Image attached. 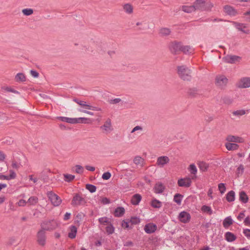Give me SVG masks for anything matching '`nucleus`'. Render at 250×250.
Listing matches in <instances>:
<instances>
[{"label":"nucleus","instance_id":"nucleus-58","mask_svg":"<svg viewBox=\"0 0 250 250\" xmlns=\"http://www.w3.org/2000/svg\"><path fill=\"white\" fill-rule=\"evenodd\" d=\"M6 157V154L3 151L0 150V162L4 161Z\"/></svg>","mask_w":250,"mask_h":250},{"label":"nucleus","instance_id":"nucleus-55","mask_svg":"<svg viewBox=\"0 0 250 250\" xmlns=\"http://www.w3.org/2000/svg\"><path fill=\"white\" fill-rule=\"evenodd\" d=\"M244 167L243 165H240L237 169L236 173L237 174H242L244 171Z\"/></svg>","mask_w":250,"mask_h":250},{"label":"nucleus","instance_id":"nucleus-31","mask_svg":"<svg viewBox=\"0 0 250 250\" xmlns=\"http://www.w3.org/2000/svg\"><path fill=\"white\" fill-rule=\"evenodd\" d=\"M92 122L90 119L84 117L77 118V124H90Z\"/></svg>","mask_w":250,"mask_h":250},{"label":"nucleus","instance_id":"nucleus-26","mask_svg":"<svg viewBox=\"0 0 250 250\" xmlns=\"http://www.w3.org/2000/svg\"><path fill=\"white\" fill-rule=\"evenodd\" d=\"M165 189L164 186L161 183L156 184L154 187L155 192L157 193H162Z\"/></svg>","mask_w":250,"mask_h":250},{"label":"nucleus","instance_id":"nucleus-12","mask_svg":"<svg viewBox=\"0 0 250 250\" xmlns=\"http://www.w3.org/2000/svg\"><path fill=\"white\" fill-rule=\"evenodd\" d=\"M241 59L240 57L235 55H228L223 58L224 62L230 63L239 62L240 61Z\"/></svg>","mask_w":250,"mask_h":250},{"label":"nucleus","instance_id":"nucleus-44","mask_svg":"<svg viewBox=\"0 0 250 250\" xmlns=\"http://www.w3.org/2000/svg\"><path fill=\"white\" fill-rule=\"evenodd\" d=\"M246 113V111L245 110L241 109V110H238L236 111H234L232 112V114L234 116H241L245 115Z\"/></svg>","mask_w":250,"mask_h":250},{"label":"nucleus","instance_id":"nucleus-23","mask_svg":"<svg viewBox=\"0 0 250 250\" xmlns=\"http://www.w3.org/2000/svg\"><path fill=\"white\" fill-rule=\"evenodd\" d=\"M197 165L200 171L202 172L206 171L209 167V165L203 161L199 162Z\"/></svg>","mask_w":250,"mask_h":250},{"label":"nucleus","instance_id":"nucleus-46","mask_svg":"<svg viewBox=\"0 0 250 250\" xmlns=\"http://www.w3.org/2000/svg\"><path fill=\"white\" fill-rule=\"evenodd\" d=\"M63 176L64 181L68 182L72 181L75 178L74 175L69 174H65L63 175Z\"/></svg>","mask_w":250,"mask_h":250},{"label":"nucleus","instance_id":"nucleus-49","mask_svg":"<svg viewBox=\"0 0 250 250\" xmlns=\"http://www.w3.org/2000/svg\"><path fill=\"white\" fill-rule=\"evenodd\" d=\"M22 12L25 16H29L33 13V10L31 8H26L23 9Z\"/></svg>","mask_w":250,"mask_h":250},{"label":"nucleus","instance_id":"nucleus-64","mask_svg":"<svg viewBox=\"0 0 250 250\" xmlns=\"http://www.w3.org/2000/svg\"><path fill=\"white\" fill-rule=\"evenodd\" d=\"M244 223L247 226L250 225V219L249 217H247L244 220Z\"/></svg>","mask_w":250,"mask_h":250},{"label":"nucleus","instance_id":"nucleus-48","mask_svg":"<svg viewBox=\"0 0 250 250\" xmlns=\"http://www.w3.org/2000/svg\"><path fill=\"white\" fill-rule=\"evenodd\" d=\"M86 189L88 190L90 192H95L96 190V187L92 185L87 184L85 186Z\"/></svg>","mask_w":250,"mask_h":250},{"label":"nucleus","instance_id":"nucleus-34","mask_svg":"<svg viewBox=\"0 0 250 250\" xmlns=\"http://www.w3.org/2000/svg\"><path fill=\"white\" fill-rule=\"evenodd\" d=\"M181 52H183L185 54H189L193 52V49L190 46H184L182 45Z\"/></svg>","mask_w":250,"mask_h":250},{"label":"nucleus","instance_id":"nucleus-14","mask_svg":"<svg viewBox=\"0 0 250 250\" xmlns=\"http://www.w3.org/2000/svg\"><path fill=\"white\" fill-rule=\"evenodd\" d=\"M101 129L104 133H108L112 130L111 122L110 119H107L104 125L101 126Z\"/></svg>","mask_w":250,"mask_h":250},{"label":"nucleus","instance_id":"nucleus-40","mask_svg":"<svg viewBox=\"0 0 250 250\" xmlns=\"http://www.w3.org/2000/svg\"><path fill=\"white\" fill-rule=\"evenodd\" d=\"M233 221L230 217L226 218L223 221V226L225 228L229 227L232 224Z\"/></svg>","mask_w":250,"mask_h":250},{"label":"nucleus","instance_id":"nucleus-51","mask_svg":"<svg viewBox=\"0 0 250 250\" xmlns=\"http://www.w3.org/2000/svg\"><path fill=\"white\" fill-rule=\"evenodd\" d=\"M105 229L106 232L108 234H112L114 231V228L111 225V223L106 226Z\"/></svg>","mask_w":250,"mask_h":250},{"label":"nucleus","instance_id":"nucleus-28","mask_svg":"<svg viewBox=\"0 0 250 250\" xmlns=\"http://www.w3.org/2000/svg\"><path fill=\"white\" fill-rule=\"evenodd\" d=\"M70 232L68 233V237L70 238L73 239L76 237L77 232V229L75 226H71L70 227Z\"/></svg>","mask_w":250,"mask_h":250},{"label":"nucleus","instance_id":"nucleus-54","mask_svg":"<svg viewBox=\"0 0 250 250\" xmlns=\"http://www.w3.org/2000/svg\"><path fill=\"white\" fill-rule=\"evenodd\" d=\"M27 202L23 199H21L17 203V205L19 207H24L26 204Z\"/></svg>","mask_w":250,"mask_h":250},{"label":"nucleus","instance_id":"nucleus-7","mask_svg":"<svg viewBox=\"0 0 250 250\" xmlns=\"http://www.w3.org/2000/svg\"><path fill=\"white\" fill-rule=\"evenodd\" d=\"M170 162V159L167 156H162L157 158L156 165L159 167H164Z\"/></svg>","mask_w":250,"mask_h":250},{"label":"nucleus","instance_id":"nucleus-25","mask_svg":"<svg viewBox=\"0 0 250 250\" xmlns=\"http://www.w3.org/2000/svg\"><path fill=\"white\" fill-rule=\"evenodd\" d=\"M133 162L136 165L142 167L143 166L144 159L140 156H137L133 159Z\"/></svg>","mask_w":250,"mask_h":250},{"label":"nucleus","instance_id":"nucleus-5","mask_svg":"<svg viewBox=\"0 0 250 250\" xmlns=\"http://www.w3.org/2000/svg\"><path fill=\"white\" fill-rule=\"evenodd\" d=\"M228 83V79L224 75H218L215 78V83L216 85L220 88H224Z\"/></svg>","mask_w":250,"mask_h":250},{"label":"nucleus","instance_id":"nucleus-32","mask_svg":"<svg viewBox=\"0 0 250 250\" xmlns=\"http://www.w3.org/2000/svg\"><path fill=\"white\" fill-rule=\"evenodd\" d=\"M15 80L17 82H24L25 81V76L23 73H19L15 76Z\"/></svg>","mask_w":250,"mask_h":250},{"label":"nucleus","instance_id":"nucleus-20","mask_svg":"<svg viewBox=\"0 0 250 250\" xmlns=\"http://www.w3.org/2000/svg\"><path fill=\"white\" fill-rule=\"evenodd\" d=\"M157 229V226L153 224H148L145 227V230L147 233L154 232Z\"/></svg>","mask_w":250,"mask_h":250},{"label":"nucleus","instance_id":"nucleus-38","mask_svg":"<svg viewBox=\"0 0 250 250\" xmlns=\"http://www.w3.org/2000/svg\"><path fill=\"white\" fill-rule=\"evenodd\" d=\"M123 8L128 14H131L133 12V7L130 4L127 3L125 4L123 6Z\"/></svg>","mask_w":250,"mask_h":250},{"label":"nucleus","instance_id":"nucleus-42","mask_svg":"<svg viewBox=\"0 0 250 250\" xmlns=\"http://www.w3.org/2000/svg\"><path fill=\"white\" fill-rule=\"evenodd\" d=\"M183 196L179 193L176 194L173 198L174 201L178 205H180L183 198Z\"/></svg>","mask_w":250,"mask_h":250},{"label":"nucleus","instance_id":"nucleus-24","mask_svg":"<svg viewBox=\"0 0 250 250\" xmlns=\"http://www.w3.org/2000/svg\"><path fill=\"white\" fill-rule=\"evenodd\" d=\"M99 222L101 225L107 226L111 223V219L106 217H104L99 218Z\"/></svg>","mask_w":250,"mask_h":250},{"label":"nucleus","instance_id":"nucleus-45","mask_svg":"<svg viewBox=\"0 0 250 250\" xmlns=\"http://www.w3.org/2000/svg\"><path fill=\"white\" fill-rule=\"evenodd\" d=\"M122 226L124 229H130L131 228V225L129 220H124L122 222Z\"/></svg>","mask_w":250,"mask_h":250},{"label":"nucleus","instance_id":"nucleus-30","mask_svg":"<svg viewBox=\"0 0 250 250\" xmlns=\"http://www.w3.org/2000/svg\"><path fill=\"white\" fill-rule=\"evenodd\" d=\"M171 31L167 28H162L159 30V35L162 37H166L170 34Z\"/></svg>","mask_w":250,"mask_h":250},{"label":"nucleus","instance_id":"nucleus-56","mask_svg":"<svg viewBox=\"0 0 250 250\" xmlns=\"http://www.w3.org/2000/svg\"><path fill=\"white\" fill-rule=\"evenodd\" d=\"M9 173H10V174H9V175H8V178H9V180L13 179L16 178V174L14 171L11 170L9 171Z\"/></svg>","mask_w":250,"mask_h":250},{"label":"nucleus","instance_id":"nucleus-1","mask_svg":"<svg viewBox=\"0 0 250 250\" xmlns=\"http://www.w3.org/2000/svg\"><path fill=\"white\" fill-rule=\"evenodd\" d=\"M177 72L179 77L184 81H189L191 78V71L186 65L178 66Z\"/></svg>","mask_w":250,"mask_h":250},{"label":"nucleus","instance_id":"nucleus-2","mask_svg":"<svg viewBox=\"0 0 250 250\" xmlns=\"http://www.w3.org/2000/svg\"><path fill=\"white\" fill-rule=\"evenodd\" d=\"M194 6L196 10L200 11H210L213 5L209 1H206L205 0H196L194 2Z\"/></svg>","mask_w":250,"mask_h":250},{"label":"nucleus","instance_id":"nucleus-52","mask_svg":"<svg viewBox=\"0 0 250 250\" xmlns=\"http://www.w3.org/2000/svg\"><path fill=\"white\" fill-rule=\"evenodd\" d=\"M218 189L221 194H223L226 191V187L223 183H220L218 185Z\"/></svg>","mask_w":250,"mask_h":250},{"label":"nucleus","instance_id":"nucleus-11","mask_svg":"<svg viewBox=\"0 0 250 250\" xmlns=\"http://www.w3.org/2000/svg\"><path fill=\"white\" fill-rule=\"evenodd\" d=\"M85 203V200L79 194H76L73 197L71 204L73 206H79L84 205Z\"/></svg>","mask_w":250,"mask_h":250},{"label":"nucleus","instance_id":"nucleus-29","mask_svg":"<svg viewBox=\"0 0 250 250\" xmlns=\"http://www.w3.org/2000/svg\"><path fill=\"white\" fill-rule=\"evenodd\" d=\"M239 199L244 203L248 202L249 198L246 192L244 191H242L239 193Z\"/></svg>","mask_w":250,"mask_h":250},{"label":"nucleus","instance_id":"nucleus-21","mask_svg":"<svg viewBox=\"0 0 250 250\" xmlns=\"http://www.w3.org/2000/svg\"><path fill=\"white\" fill-rule=\"evenodd\" d=\"M142 199V196L139 194L134 195L131 200V203L134 205H137L139 204Z\"/></svg>","mask_w":250,"mask_h":250},{"label":"nucleus","instance_id":"nucleus-13","mask_svg":"<svg viewBox=\"0 0 250 250\" xmlns=\"http://www.w3.org/2000/svg\"><path fill=\"white\" fill-rule=\"evenodd\" d=\"M226 140L229 142H233L236 143H243L245 142V139L238 136H234L229 135L226 138Z\"/></svg>","mask_w":250,"mask_h":250},{"label":"nucleus","instance_id":"nucleus-43","mask_svg":"<svg viewBox=\"0 0 250 250\" xmlns=\"http://www.w3.org/2000/svg\"><path fill=\"white\" fill-rule=\"evenodd\" d=\"M73 170L76 173L79 174H82L83 172V167L80 165H76L74 167H73Z\"/></svg>","mask_w":250,"mask_h":250},{"label":"nucleus","instance_id":"nucleus-19","mask_svg":"<svg viewBox=\"0 0 250 250\" xmlns=\"http://www.w3.org/2000/svg\"><path fill=\"white\" fill-rule=\"evenodd\" d=\"M58 226V224L56 221H49L46 223V226L45 229L47 230H52L56 229Z\"/></svg>","mask_w":250,"mask_h":250},{"label":"nucleus","instance_id":"nucleus-15","mask_svg":"<svg viewBox=\"0 0 250 250\" xmlns=\"http://www.w3.org/2000/svg\"><path fill=\"white\" fill-rule=\"evenodd\" d=\"M179 218L182 222L186 223L189 221L190 215L187 212L182 211L180 213Z\"/></svg>","mask_w":250,"mask_h":250},{"label":"nucleus","instance_id":"nucleus-33","mask_svg":"<svg viewBox=\"0 0 250 250\" xmlns=\"http://www.w3.org/2000/svg\"><path fill=\"white\" fill-rule=\"evenodd\" d=\"M225 238L228 242H232L236 239L235 236L231 232H227L225 234Z\"/></svg>","mask_w":250,"mask_h":250},{"label":"nucleus","instance_id":"nucleus-61","mask_svg":"<svg viewBox=\"0 0 250 250\" xmlns=\"http://www.w3.org/2000/svg\"><path fill=\"white\" fill-rule=\"evenodd\" d=\"M30 73L31 75L34 78H38L39 76V73L36 71L32 70Z\"/></svg>","mask_w":250,"mask_h":250},{"label":"nucleus","instance_id":"nucleus-10","mask_svg":"<svg viewBox=\"0 0 250 250\" xmlns=\"http://www.w3.org/2000/svg\"><path fill=\"white\" fill-rule=\"evenodd\" d=\"M37 241L38 243L42 246H44L46 243L45 232L43 230H40L37 235Z\"/></svg>","mask_w":250,"mask_h":250},{"label":"nucleus","instance_id":"nucleus-50","mask_svg":"<svg viewBox=\"0 0 250 250\" xmlns=\"http://www.w3.org/2000/svg\"><path fill=\"white\" fill-rule=\"evenodd\" d=\"M131 225H136L140 223V220L138 217H133L129 220Z\"/></svg>","mask_w":250,"mask_h":250},{"label":"nucleus","instance_id":"nucleus-8","mask_svg":"<svg viewBox=\"0 0 250 250\" xmlns=\"http://www.w3.org/2000/svg\"><path fill=\"white\" fill-rule=\"evenodd\" d=\"M192 179V178L189 177L180 178L178 180L177 184L180 187L188 188L191 185Z\"/></svg>","mask_w":250,"mask_h":250},{"label":"nucleus","instance_id":"nucleus-16","mask_svg":"<svg viewBox=\"0 0 250 250\" xmlns=\"http://www.w3.org/2000/svg\"><path fill=\"white\" fill-rule=\"evenodd\" d=\"M224 9L225 12L230 16H234L238 14L237 11L230 6L226 5L224 6Z\"/></svg>","mask_w":250,"mask_h":250},{"label":"nucleus","instance_id":"nucleus-17","mask_svg":"<svg viewBox=\"0 0 250 250\" xmlns=\"http://www.w3.org/2000/svg\"><path fill=\"white\" fill-rule=\"evenodd\" d=\"M188 170L192 175V179H196L197 177L196 174L197 172V169L196 168V166L193 164H190L189 167H188Z\"/></svg>","mask_w":250,"mask_h":250},{"label":"nucleus","instance_id":"nucleus-63","mask_svg":"<svg viewBox=\"0 0 250 250\" xmlns=\"http://www.w3.org/2000/svg\"><path fill=\"white\" fill-rule=\"evenodd\" d=\"M85 168L89 171H94L95 169V167L90 166H85Z\"/></svg>","mask_w":250,"mask_h":250},{"label":"nucleus","instance_id":"nucleus-37","mask_svg":"<svg viewBox=\"0 0 250 250\" xmlns=\"http://www.w3.org/2000/svg\"><path fill=\"white\" fill-rule=\"evenodd\" d=\"M151 205L154 208H159L162 207V204L160 201L154 199L152 200Z\"/></svg>","mask_w":250,"mask_h":250},{"label":"nucleus","instance_id":"nucleus-36","mask_svg":"<svg viewBox=\"0 0 250 250\" xmlns=\"http://www.w3.org/2000/svg\"><path fill=\"white\" fill-rule=\"evenodd\" d=\"M125 213V209L122 207L117 208L114 212V215L116 217L122 216Z\"/></svg>","mask_w":250,"mask_h":250},{"label":"nucleus","instance_id":"nucleus-18","mask_svg":"<svg viewBox=\"0 0 250 250\" xmlns=\"http://www.w3.org/2000/svg\"><path fill=\"white\" fill-rule=\"evenodd\" d=\"M62 122H65L69 124H77V118H68L66 117H59L57 118Z\"/></svg>","mask_w":250,"mask_h":250},{"label":"nucleus","instance_id":"nucleus-9","mask_svg":"<svg viewBox=\"0 0 250 250\" xmlns=\"http://www.w3.org/2000/svg\"><path fill=\"white\" fill-rule=\"evenodd\" d=\"M237 85L241 88H247L250 87V77H243L237 83Z\"/></svg>","mask_w":250,"mask_h":250},{"label":"nucleus","instance_id":"nucleus-60","mask_svg":"<svg viewBox=\"0 0 250 250\" xmlns=\"http://www.w3.org/2000/svg\"><path fill=\"white\" fill-rule=\"evenodd\" d=\"M245 235L248 238H250V229H245L243 231Z\"/></svg>","mask_w":250,"mask_h":250},{"label":"nucleus","instance_id":"nucleus-47","mask_svg":"<svg viewBox=\"0 0 250 250\" xmlns=\"http://www.w3.org/2000/svg\"><path fill=\"white\" fill-rule=\"evenodd\" d=\"M38 201V199L37 197L35 196H32L29 198L27 203H28L31 205H33L36 204Z\"/></svg>","mask_w":250,"mask_h":250},{"label":"nucleus","instance_id":"nucleus-62","mask_svg":"<svg viewBox=\"0 0 250 250\" xmlns=\"http://www.w3.org/2000/svg\"><path fill=\"white\" fill-rule=\"evenodd\" d=\"M101 201V203H103V204H107L109 203V200L106 197L102 198Z\"/></svg>","mask_w":250,"mask_h":250},{"label":"nucleus","instance_id":"nucleus-22","mask_svg":"<svg viewBox=\"0 0 250 250\" xmlns=\"http://www.w3.org/2000/svg\"><path fill=\"white\" fill-rule=\"evenodd\" d=\"M225 146L228 150H235L238 149L239 146L235 143L228 142L226 143Z\"/></svg>","mask_w":250,"mask_h":250},{"label":"nucleus","instance_id":"nucleus-6","mask_svg":"<svg viewBox=\"0 0 250 250\" xmlns=\"http://www.w3.org/2000/svg\"><path fill=\"white\" fill-rule=\"evenodd\" d=\"M182 44L180 42H172L169 44V49L173 54H179L182 51Z\"/></svg>","mask_w":250,"mask_h":250},{"label":"nucleus","instance_id":"nucleus-41","mask_svg":"<svg viewBox=\"0 0 250 250\" xmlns=\"http://www.w3.org/2000/svg\"><path fill=\"white\" fill-rule=\"evenodd\" d=\"M201 210L203 212L207 213L209 215L212 213V210L211 209V208L206 205H204L202 207Z\"/></svg>","mask_w":250,"mask_h":250},{"label":"nucleus","instance_id":"nucleus-3","mask_svg":"<svg viewBox=\"0 0 250 250\" xmlns=\"http://www.w3.org/2000/svg\"><path fill=\"white\" fill-rule=\"evenodd\" d=\"M47 196L52 205L55 207L60 206L62 202V200L61 198L52 191L47 192Z\"/></svg>","mask_w":250,"mask_h":250},{"label":"nucleus","instance_id":"nucleus-57","mask_svg":"<svg viewBox=\"0 0 250 250\" xmlns=\"http://www.w3.org/2000/svg\"><path fill=\"white\" fill-rule=\"evenodd\" d=\"M142 130H143V127L142 126H139V125H137L132 129L131 133H132L137 131H142Z\"/></svg>","mask_w":250,"mask_h":250},{"label":"nucleus","instance_id":"nucleus-4","mask_svg":"<svg viewBox=\"0 0 250 250\" xmlns=\"http://www.w3.org/2000/svg\"><path fill=\"white\" fill-rule=\"evenodd\" d=\"M74 101L80 106L81 108L80 109H83L86 110H100V108L94 106L85 101L77 99H75Z\"/></svg>","mask_w":250,"mask_h":250},{"label":"nucleus","instance_id":"nucleus-59","mask_svg":"<svg viewBox=\"0 0 250 250\" xmlns=\"http://www.w3.org/2000/svg\"><path fill=\"white\" fill-rule=\"evenodd\" d=\"M78 110L80 112L84 113L90 115L92 116L94 115V113L93 112L89 111L88 110H84L83 109H78Z\"/></svg>","mask_w":250,"mask_h":250},{"label":"nucleus","instance_id":"nucleus-53","mask_svg":"<svg viewBox=\"0 0 250 250\" xmlns=\"http://www.w3.org/2000/svg\"><path fill=\"white\" fill-rule=\"evenodd\" d=\"M111 177V174L109 172H106L102 175V179L105 180H109Z\"/></svg>","mask_w":250,"mask_h":250},{"label":"nucleus","instance_id":"nucleus-27","mask_svg":"<svg viewBox=\"0 0 250 250\" xmlns=\"http://www.w3.org/2000/svg\"><path fill=\"white\" fill-rule=\"evenodd\" d=\"M182 9L183 11H184L185 12L188 13H190L196 10V8L194 6V4L193 5L190 6H183Z\"/></svg>","mask_w":250,"mask_h":250},{"label":"nucleus","instance_id":"nucleus-39","mask_svg":"<svg viewBox=\"0 0 250 250\" xmlns=\"http://www.w3.org/2000/svg\"><path fill=\"white\" fill-rule=\"evenodd\" d=\"M226 198L228 202L233 201L235 199V192L232 190L230 191L227 194Z\"/></svg>","mask_w":250,"mask_h":250},{"label":"nucleus","instance_id":"nucleus-35","mask_svg":"<svg viewBox=\"0 0 250 250\" xmlns=\"http://www.w3.org/2000/svg\"><path fill=\"white\" fill-rule=\"evenodd\" d=\"M1 90L3 92H12L15 94H19V92L10 86H4L1 87Z\"/></svg>","mask_w":250,"mask_h":250}]
</instances>
